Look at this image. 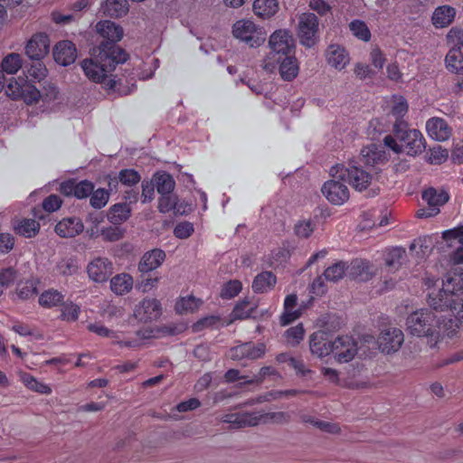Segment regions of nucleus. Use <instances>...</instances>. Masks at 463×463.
<instances>
[{
    "instance_id": "obj_1",
    "label": "nucleus",
    "mask_w": 463,
    "mask_h": 463,
    "mask_svg": "<svg viewBox=\"0 0 463 463\" xmlns=\"http://www.w3.org/2000/svg\"><path fill=\"white\" fill-rule=\"evenodd\" d=\"M435 284L433 279L428 278L425 280L430 289L428 302L435 310L449 312L451 317L442 319V330L447 335H452L463 324V298H460L463 294V270L457 269L448 273L439 290L432 288Z\"/></svg>"
},
{
    "instance_id": "obj_2",
    "label": "nucleus",
    "mask_w": 463,
    "mask_h": 463,
    "mask_svg": "<svg viewBox=\"0 0 463 463\" xmlns=\"http://www.w3.org/2000/svg\"><path fill=\"white\" fill-rule=\"evenodd\" d=\"M127 60L126 52L111 43H101L93 48L90 58L80 62L87 79L94 83H103L118 63Z\"/></svg>"
},
{
    "instance_id": "obj_3",
    "label": "nucleus",
    "mask_w": 463,
    "mask_h": 463,
    "mask_svg": "<svg viewBox=\"0 0 463 463\" xmlns=\"http://www.w3.org/2000/svg\"><path fill=\"white\" fill-rule=\"evenodd\" d=\"M393 134L394 136H385L383 144L396 154L405 153L410 156H416L426 148L422 133L416 128H408L404 121L394 123Z\"/></svg>"
},
{
    "instance_id": "obj_4",
    "label": "nucleus",
    "mask_w": 463,
    "mask_h": 463,
    "mask_svg": "<svg viewBox=\"0 0 463 463\" xmlns=\"http://www.w3.org/2000/svg\"><path fill=\"white\" fill-rule=\"evenodd\" d=\"M406 331L416 337H427L437 342L443 333L441 317L428 308H421L411 313L406 318Z\"/></svg>"
},
{
    "instance_id": "obj_5",
    "label": "nucleus",
    "mask_w": 463,
    "mask_h": 463,
    "mask_svg": "<svg viewBox=\"0 0 463 463\" xmlns=\"http://www.w3.org/2000/svg\"><path fill=\"white\" fill-rule=\"evenodd\" d=\"M269 46L270 52L264 58L261 66L266 71L274 72L283 56L292 54L295 43L288 30L279 29L269 36Z\"/></svg>"
},
{
    "instance_id": "obj_6",
    "label": "nucleus",
    "mask_w": 463,
    "mask_h": 463,
    "mask_svg": "<svg viewBox=\"0 0 463 463\" xmlns=\"http://www.w3.org/2000/svg\"><path fill=\"white\" fill-rule=\"evenodd\" d=\"M330 175L334 178L345 179L356 191L362 192L367 189L377 177L378 172L364 169L362 165H335L331 167Z\"/></svg>"
},
{
    "instance_id": "obj_7",
    "label": "nucleus",
    "mask_w": 463,
    "mask_h": 463,
    "mask_svg": "<svg viewBox=\"0 0 463 463\" xmlns=\"http://www.w3.org/2000/svg\"><path fill=\"white\" fill-rule=\"evenodd\" d=\"M232 33L235 39L251 48H257L263 44L267 37L263 27L249 19H241L235 22Z\"/></svg>"
},
{
    "instance_id": "obj_8",
    "label": "nucleus",
    "mask_w": 463,
    "mask_h": 463,
    "mask_svg": "<svg viewBox=\"0 0 463 463\" xmlns=\"http://www.w3.org/2000/svg\"><path fill=\"white\" fill-rule=\"evenodd\" d=\"M297 35L299 43L307 47H313L319 39V22L316 14L303 13L298 17Z\"/></svg>"
},
{
    "instance_id": "obj_9",
    "label": "nucleus",
    "mask_w": 463,
    "mask_h": 463,
    "mask_svg": "<svg viewBox=\"0 0 463 463\" xmlns=\"http://www.w3.org/2000/svg\"><path fill=\"white\" fill-rule=\"evenodd\" d=\"M5 92L10 98L14 99H21L26 104H33L42 97L37 88L24 77L12 79L6 86Z\"/></svg>"
},
{
    "instance_id": "obj_10",
    "label": "nucleus",
    "mask_w": 463,
    "mask_h": 463,
    "mask_svg": "<svg viewBox=\"0 0 463 463\" xmlns=\"http://www.w3.org/2000/svg\"><path fill=\"white\" fill-rule=\"evenodd\" d=\"M404 342L403 332L397 327L388 326L382 329L377 345L379 350L385 354L398 352Z\"/></svg>"
},
{
    "instance_id": "obj_11",
    "label": "nucleus",
    "mask_w": 463,
    "mask_h": 463,
    "mask_svg": "<svg viewBox=\"0 0 463 463\" xmlns=\"http://www.w3.org/2000/svg\"><path fill=\"white\" fill-rule=\"evenodd\" d=\"M422 199L428 204L425 209L417 212L419 218H428L437 215L439 213V206L449 201V194L443 190H436L430 187L422 193Z\"/></svg>"
},
{
    "instance_id": "obj_12",
    "label": "nucleus",
    "mask_w": 463,
    "mask_h": 463,
    "mask_svg": "<svg viewBox=\"0 0 463 463\" xmlns=\"http://www.w3.org/2000/svg\"><path fill=\"white\" fill-rule=\"evenodd\" d=\"M388 160V155L383 147L371 144L361 149L358 164L379 173V167L387 163Z\"/></svg>"
},
{
    "instance_id": "obj_13",
    "label": "nucleus",
    "mask_w": 463,
    "mask_h": 463,
    "mask_svg": "<svg viewBox=\"0 0 463 463\" xmlns=\"http://www.w3.org/2000/svg\"><path fill=\"white\" fill-rule=\"evenodd\" d=\"M50 44L51 41L47 33H36L26 42L24 52L30 60L41 61L48 55Z\"/></svg>"
},
{
    "instance_id": "obj_14",
    "label": "nucleus",
    "mask_w": 463,
    "mask_h": 463,
    "mask_svg": "<svg viewBox=\"0 0 463 463\" xmlns=\"http://www.w3.org/2000/svg\"><path fill=\"white\" fill-rule=\"evenodd\" d=\"M357 343L353 337L342 335L333 341V354L338 363H348L357 354Z\"/></svg>"
},
{
    "instance_id": "obj_15",
    "label": "nucleus",
    "mask_w": 463,
    "mask_h": 463,
    "mask_svg": "<svg viewBox=\"0 0 463 463\" xmlns=\"http://www.w3.org/2000/svg\"><path fill=\"white\" fill-rule=\"evenodd\" d=\"M341 178H334L326 181L322 186V194L331 203L342 205L349 199L348 187L340 182Z\"/></svg>"
},
{
    "instance_id": "obj_16",
    "label": "nucleus",
    "mask_w": 463,
    "mask_h": 463,
    "mask_svg": "<svg viewBox=\"0 0 463 463\" xmlns=\"http://www.w3.org/2000/svg\"><path fill=\"white\" fill-rule=\"evenodd\" d=\"M161 316V304L156 298H146L133 309V317L139 322L147 323Z\"/></svg>"
},
{
    "instance_id": "obj_17",
    "label": "nucleus",
    "mask_w": 463,
    "mask_h": 463,
    "mask_svg": "<svg viewBox=\"0 0 463 463\" xmlns=\"http://www.w3.org/2000/svg\"><path fill=\"white\" fill-rule=\"evenodd\" d=\"M442 238L448 248L452 250L451 260L454 263L463 262V226H458L442 232Z\"/></svg>"
},
{
    "instance_id": "obj_18",
    "label": "nucleus",
    "mask_w": 463,
    "mask_h": 463,
    "mask_svg": "<svg viewBox=\"0 0 463 463\" xmlns=\"http://www.w3.org/2000/svg\"><path fill=\"white\" fill-rule=\"evenodd\" d=\"M87 273L90 279L96 283L106 282L113 273V264L107 258L97 257L88 264Z\"/></svg>"
},
{
    "instance_id": "obj_19",
    "label": "nucleus",
    "mask_w": 463,
    "mask_h": 463,
    "mask_svg": "<svg viewBox=\"0 0 463 463\" xmlns=\"http://www.w3.org/2000/svg\"><path fill=\"white\" fill-rule=\"evenodd\" d=\"M158 211L162 213L173 211L175 214L184 215L192 211V205L184 201H179L177 195L171 193L160 195Z\"/></svg>"
},
{
    "instance_id": "obj_20",
    "label": "nucleus",
    "mask_w": 463,
    "mask_h": 463,
    "mask_svg": "<svg viewBox=\"0 0 463 463\" xmlns=\"http://www.w3.org/2000/svg\"><path fill=\"white\" fill-rule=\"evenodd\" d=\"M309 350L313 355L324 358L333 353V341L325 331L315 332L309 337Z\"/></svg>"
},
{
    "instance_id": "obj_21",
    "label": "nucleus",
    "mask_w": 463,
    "mask_h": 463,
    "mask_svg": "<svg viewBox=\"0 0 463 463\" xmlns=\"http://www.w3.org/2000/svg\"><path fill=\"white\" fill-rule=\"evenodd\" d=\"M350 54L342 45L330 44L326 51V61L327 64L336 71L345 70L350 63Z\"/></svg>"
},
{
    "instance_id": "obj_22",
    "label": "nucleus",
    "mask_w": 463,
    "mask_h": 463,
    "mask_svg": "<svg viewBox=\"0 0 463 463\" xmlns=\"http://www.w3.org/2000/svg\"><path fill=\"white\" fill-rule=\"evenodd\" d=\"M159 333V328L148 326L137 331L133 337L116 340V345L120 348H139L144 345L147 340L158 337Z\"/></svg>"
},
{
    "instance_id": "obj_23",
    "label": "nucleus",
    "mask_w": 463,
    "mask_h": 463,
    "mask_svg": "<svg viewBox=\"0 0 463 463\" xmlns=\"http://www.w3.org/2000/svg\"><path fill=\"white\" fill-rule=\"evenodd\" d=\"M428 136L438 142H444L449 139L452 135V128L442 118L433 117L426 122Z\"/></svg>"
},
{
    "instance_id": "obj_24",
    "label": "nucleus",
    "mask_w": 463,
    "mask_h": 463,
    "mask_svg": "<svg viewBox=\"0 0 463 463\" xmlns=\"http://www.w3.org/2000/svg\"><path fill=\"white\" fill-rule=\"evenodd\" d=\"M54 61L61 66H69L77 58V49L74 43L68 40L58 42L53 47Z\"/></svg>"
},
{
    "instance_id": "obj_25",
    "label": "nucleus",
    "mask_w": 463,
    "mask_h": 463,
    "mask_svg": "<svg viewBox=\"0 0 463 463\" xmlns=\"http://www.w3.org/2000/svg\"><path fill=\"white\" fill-rule=\"evenodd\" d=\"M94 185L91 182L84 180L79 183L74 181H66L61 184L60 191L61 194L69 196L74 195L78 199L87 198L93 192Z\"/></svg>"
},
{
    "instance_id": "obj_26",
    "label": "nucleus",
    "mask_w": 463,
    "mask_h": 463,
    "mask_svg": "<svg viewBox=\"0 0 463 463\" xmlns=\"http://www.w3.org/2000/svg\"><path fill=\"white\" fill-rule=\"evenodd\" d=\"M303 307H298V297L296 294H289L284 299L283 313L280 317V324L287 326L297 320L302 315Z\"/></svg>"
},
{
    "instance_id": "obj_27",
    "label": "nucleus",
    "mask_w": 463,
    "mask_h": 463,
    "mask_svg": "<svg viewBox=\"0 0 463 463\" xmlns=\"http://www.w3.org/2000/svg\"><path fill=\"white\" fill-rule=\"evenodd\" d=\"M97 32L106 38L108 42L104 43H111L117 46L115 43L119 42L124 34L123 28L116 23L109 20L100 21L96 24Z\"/></svg>"
},
{
    "instance_id": "obj_28",
    "label": "nucleus",
    "mask_w": 463,
    "mask_h": 463,
    "mask_svg": "<svg viewBox=\"0 0 463 463\" xmlns=\"http://www.w3.org/2000/svg\"><path fill=\"white\" fill-rule=\"evenodd\" d=\"M256 412L230 413L222 417V422L228 423L234 429L254 427L258 425Z\"/></svg>"
},
{
    "instance_id": "obj_29",
    "label": "nucleus",
    "mask_w": 463,
    "mask_h": 463,
    "mask_svg": "<svg viewBox=\"0 0 463 463\" xmlns=\"http://www.w3.org/2000/svg\"><path fill=\"white\" fill-rule=\"evenodd\" d=\"M84 229L80 219L76 217L64 218L55 226L56 233L63 238H71L80 234Z\"/></svg>"
},
{
    "instance_id": "obj_30",
    "label": "nucleus",
    "mask_w": 463,
    "mask_h": 463,
    "mask_svg": "<svg viewBox=\"0 0 463 463\" xmlns=\"http://www.w3.org/2000/svg\"><path fill=\"white\" fill-rule=\"evenodd\" d=\"M165 260V251L160 249H154L143 255L138 264V269L143 273L155 270L162 265Z\"/></svg>"
},
{
    "instance_id": "obj_31",
    "label": "nucleus",
    "mask_w": 463,
    "mask_h": 463,
    "mask_svg": "<svg viewBox=\"0 0 463 463\" xmlns=\"http://www.w3.org/2000/svg\"><path fill=\"white\" fill-rule=\"evenodd\" d=\"M22 65L23 59L18 53H9L3 59L0 63V91L5 86V79L4 73L15 74L22 68Z\"/></svg>"
},
{
    "instance_id": "obj_32",
    "label": "nucleus",
    "mask_w": 463,
    "mask_h": 463,
    "mask_svg": "<svg viewBox=\"0 0 463 463\" xmlns=\"http://www.w3.org/2000/svg\"><path fill=\"white\" fill-rule=\"evenodd\" d=\"M445 64L449 71L458 75L459 85L463 87V50L449 49Z\"/></svg>"
},
{
    "instance_id": "obj_33",
    "label": "nucleus",
    "mask_w": 463,
    "mask_h": 463,
    "mask_svg": "<svg viewBox=\"0 0 463 463\" xmlns=\"http://www.w3.org/2000/svg\"><path fill=\"white\" fill-rule=\"evenodd\" d=\"M14 232L25 238L35 237L40 231V223L33 219L15 218L12 221Z\"/></svg>"
},
{
    "instance_id": "obj_34",
    "label": "nucleus",
    "mask_w": 463,
    "mask_h": 463,
    "mask_svg": "<svg viewBox=\"0 0 463 463\" xmlns=\"http://www.w3.org/2000/svg\"><path fill=\"white\" fill-rule=\"evenodd\" d=\"M277 69H279L280 77L288 81L294 80L299 71L298 61L293 54L283 56Z\"/></svg>"
},
{
    "instance_id": "obj_35",
    "label": "nucleus",
    "mask_w": 463,
    "mask_h": 463,
    "mask_svg": "<svg viewBox=\"0 0 463 463\" xmlns=\"http://www.w3.org/2000/svg\"><path fill=\"white\" fill-rule=\"evenodd\" d=\"M456 15V10L449 5L437 7L432 14V23L436 28H444L451 24Z\"/></svg>"
},
{
    "instance_id": "obj_36",
    "label": "nucleus",
    "mask_w": 463,
    "mask_h": 463,
    "mask_svg": "<svg viewBox=\"0 0 463 463\" xmlns=\"http://www.w3.org/2000/svg\"><path fill=\"white\" fill-rule=\"evenodd\" d=\"M134 279L131 275L120 273L110 279V289L114 294L123 296L132 289Z\"/></svg>"
},
{
    "instance_id": "obj_37",
    "label": "nucleus",
    "mask_w": 463,
    "mask_h": 463,
    "mask_svg": "<svg viewBox=\"0 0 463 463\" xmlns=\"http://www.w3.org/2000/svg\"><path fill=\"white\" fill-rule=\"evenodd\" d=\"M127 0H106L102 5L104 14L110 17H122L128 12Z\"/></svg>"
},
{
    "instance_id": "obj_38",
    "label": "nucleus",
    "mask_w": 463,
    "mask_h": 463,
    "mask_svg": "<svg viewBox=\"0 0 463 463\" xmlns=\"http://www.w3.org/2000/svg\"><path fill=\"white\" fill-rule=\"evenodd\" d=\"M277 282L275 275L270 271L258 274L252 283V288L256 293H264L272 289Z\"/></svg>"
},
{
    "instance_id": "obj_39",
    "label": "nucleus",
    "mask_w": 463,
    "mask_h": 463,
    "mask_svg": "<svg viewBox=\"0 0 463 463\" xmlns=\"http://www.w3.org/2000/svg\"><path fill=\"white\" fill-rule=\"evenodd\" d=\"M279 10L277 0H255L253 3L254 14L263 19L273 16Z\"/></svg>"
},
{
    "instance_id": "obj_40",
    "label": "nucleus",
    "mask_w": 463,
    "mask_h": 463,
    "mask_svg": "<svg viewBox=\"0 0 463 463\" xmlns=\"http://www.w3.org/2000/svg\"><path fill=\"white\" fill-rule=\"evenodd\" d=\"M64 299L61 292L54 288L44 290L38 299L39 305L43 308H52L60 306Z\"/></svg>"
},
{
    "instance_id": "obj_41",
    "label": "nucleus",
    "mask_w": 463,
    "mask_h": 463,
    "mask_svg": "<svg viewBox=\"0 0 463 463\" xmlns=\"http://www.w3.org/2000/svg\"><path fill=\"white\" fill-rule=\"evenodd\" d=\"M20 380L29 390L33 392H39L41 394L52 393V388L48 384L38 381L35 377L27 373H21Z\"/></svg>"
},
{
    "instance_id": "obj_42",
    "label": "nucleus",
    "mask_w": 463,
    "mask_h": 463,
    "mask_svg": "<svg viewBox=\"0 0 463 463\" xmlns=\"http://www.w3.org/2000/svg\"><path fill=\"white\" fill-rule=\"evenodd\" d=\"M60 319L68 323L78 320L80 314V307L72 301H62L60 305Z\"/></svg>"
},
{
    "instance_id": "obj_43",
    "label": "nucleus",
    "mask_w": 463,
    "mask_h": 463,
    "mask_svg": "<svg viewBox=\"0 0 463 463\" xmlns=\"http://www.w3.org/2000/svg\"><path fill=\"white\" fill-rule=\"evenodd\" d=\"M202 300L192 295L180 298L175 303V310L179 314H187L196 311L202 305Z\"/></svg>"
},
{
    "instance_id": "obj_44",
    "label": "nucleus",
    "mask_w": 463,
    "mask_h": 463,
    "mask_svg": "<svg viewBox=\"0 0 463 463\" xmlns=\"http://www.w3.org/2000/svg\"><path fill=\"white\" fill-rule=\"evenodd\" d=\"M155 186L160 195L171 194L175 183L173 177L166 173H157L154 175Z\"/></svg>"
},
{
    "instance_id": "obj_45",
    "label": "nucleus",
    "mask_w": 463,
    "mask_h": 463,
    "mask_svg": "<svg viewBox=\"0 0 463 463\" xmlns=\"http://www.w3.org/2000/svg\"><path fill=\"white\" fill-rule=\"evenodd\" d=\"M348 27L351 33L356 39L364 43H368L371 40V31L365 22L354 19L349 23Z\"/></svg>"
},
{
    "instance_id": "obj_46",
    "label": "nucleus",
    "mask_w": 463,
    "mask_h": 463,
    "mask_svg": "<svg viewBox=\"0 0 463 463\" xmlns=\"http://www.w3.org/2000/svg\"><path fill=\"white\" fill-rule=\"evenodd\" d=\"M369 263L364 260H355L351 263L350 275L359 280H367L371 277Z\"/></svg>"
},
{
    "instance_id": "obj_47",
    "label": "nucleus",
    "mask_w": 463,
    "mask_h": 463,
    "mask_svg": "<svg viewBox=\"0 0 463 463\" xmlns=\"http://www.w3.org/2000/svg\"><path fill=\"white\" fill-rule=\"evenodd\" d=\"M257 306L253 302L243 300L238 303L232 310V317L233 319H245L254 317V311Z\"/></svg>"
},
{
    "instance_id": "obj_48",
    "label": "nucleus",
    "mask_w": 463,
    "mask_h": 463,
    "mask_svg": "<svg viewBox=\"0 0 463 463\" xmlns=\"http://www.w3.org/2000/svg\"><path fill=\"white\" fill-rule=\"evenodd\" d=\"M406 251L402 247H395L389 250L385 256V264L391 269H397L405 258Z\"/></svg>"
},
{
    "instance_id": "obj_49",
    "label": "nucleus",
    "mask_w": 463,
    "mask_h": 463,
    "mask_svg": "<svg viewBox=\"0 0 463 463\" xmlns=\"http://www.w3.org/2000/svg\"><path fill=\"white\" fill-rule=\"evenodd\" d=\"M256 417L258 419L259 424H266V423H283L287 422L289 419L288 413L283 411H276V412H256Z\"/></svg>"
},
{
    "instance_id": "obj_50",
    "label": "nucleus",
    "mask_w": 463,
    "mask_h": 463,
    "mask_svg": "<svg viewBox=\"0 0 463 463\" xmlns=\"http://www.w3.org/2000/svg\"><path fill=\"white\" fill-rule=\"evenodd\" d=\"M130 207L127 203H117L110 208L109 219L114 223H119L128 219Z\"/></svg>"
},
{
    "instance_id": "obj_51",
    "label": "nucleus",
    "mask_w": 463,
    "mask_h": 463,
    "mask_svg": "<svg viewBox=\"0 0 463 463\" xmlns=\"http://www.w3.org/2000/svg\"><path fill=\"white\" fill-rule=\"evenodd\" d=\"M449 158V152L440 146H435L429 149L426 161L431 165H441Z\"/></svg>"
},
{
    "instance_id": "obj_52",
    "label": "nucleus",
    "mask_w": 463,
    "mask_h": 463,
    "mask_svg": "<svg viewBox=\"0 0 463 463\" xmlns=\"http://www.w3.org/2000/svg\"><path fill=\"white\" fill-rule=\"evenodd\" d=\"M408 103L402 96H393L392 103V115L396 118V122H401L402 118L408 112Z\"/></svg>"
},
{
    "instance_id": "obj_53",
    "label": "nucleus",
    "mask_w": 463,
    "mask_h": 463,
    "mask_svg": "<svg viewBox=\"0 0 463 463\" xmlns=\"http://www.w3.org/2000/svg\"><path fill=\"white\" fill-rule=\"evenodd\" d=\"M16 270L12 267L0 269V296L16 280Z\"/></svg>"
},
{
    "instance_id": "obj_54",
    "label": "nucleus",
    "mask_w": 463,
    "mask_h": 463,
    "mask_svg": "<svg viewBox=\"0 0 463 463\" xmlns=\"http://www.w3.org/2000/svg\"><path fill=\"white\" fill-rule=\"evenodd\" d=\"M346 269L347 267L345 263L339 261L328 267L325 270L323 276L326 280L335 282L341 279L344 277Z\"/></svg>"
},
{
    "instance_id": "obj_55",
    "label": "nucleus",
    "mask_w": 463,
    "mask_h": 463,
    "mask_svg": "<svg viewBox=\"0 0 463 463\" xmlns=\"http://www.w3.org/2000/svg\"><path fill=\"white\" fill-rule=\"evenodd\" d=\"M88 330L103 337H109L113 339V343L116 345V340H122L118 332L109 330L108 327L100 323H91L88 325Z\"/></svg>"
},
{
    "instance_id": "obj_56",
    "label": "nucleus",
    "mask_w": 463,
    "mask_h": 463,
    "mask_svg": "<svg viewBox=\"0 0 463 463\" xmlns=\"http://www.w3.org/2000/svg\"><path fill=\"white\" fill-rule=\"evenodd\" d=\"M285 338L288 345H297L304 338L305 329L302 324H298L296 326L288 328L285 332Z\"/></svg>"
},
{
    "instance_id": "obj_57",
    "label": "nucleus",
    "mask_w": 463,
    "mask_h": 463,
    "mask_svg": "<svg viewBox=\"0 0 463 463\" xmlns=\"http://www.w3.org/2000/svg\"><path fill=\"white\" fill-rule=\"evenodd\" d=\"M316 223L312 220H300L295 224V233L299 238H308L314 232Z\"/></svg>"
},
{
    "instance_id": "obj_58",
    "label": "nucleus",
    "mask_w": 463,
    "mask_h": 463,
    "mask_svg": "<svg viewBox=\"0 0 463 463\" xmlns=\"http://www.w3.org/2000/svg\"><path fill=\"white\" fill-rule=\"evenodd\" d=\"M90 196V205L96 209H101L104 207L109 199V194L107 190L99 188L97 190H93Z\"/></svg>"
},
{
    "instance_id": "obj_59",
    "label": "nucleus",
    "mask_w": 463,
    "mask_h": 463,
    "mask_svg": "<svg viewBox=\"0 0 463 463\" xmlns=\"http://www.w3.org/2000/svg\"><path fill=\"white\" fill-rule=\"evenodd\" d=\"M104 221L102 213H90L86 219V222L90 225L87 232L90 237H98L99 234V225Z\"/></svg>"
},
{
    "instance_id": "obj_60",
    "label": "nucleus",
    "mask_w": 463,
    "mask_h": 463,
    "mask_svg": "<svg viewBox=\"0 0 463 463\" xmlns=\"http://www.w3.org/2000/svg\"><path fill=\"white\" fill-rule=\"evenodd\" d=\"M11 329L21 336H32L34 339H38V340H41L43 338V335L40 332H38L33 327H32L26 324L14 323L11 326Z\"/></svg>"
},
{
    "instance_id": "obj_61",
    "label": "nucleus",
    "mask_w": 463,
    "mask_h": 463,
    "mask_svg": "<svg viewBox=\"0 0 463 463\" xmlns=\"http://www.w3.org/2000/svg\"><path fill=\"white\" fill-rule=\"evenodd\" d=\"M56 270L63 276L72 275L77 272V261L73 258L62 259L56 266Z\"/></svg>"
},
{
    "instance_id": "obj_62",
    "label": "nucleus",
    "mask_w": 463,
    "mask_h": 463,
    "mask_svg": "<svg viewBox=\"0 0 463 463\" xmlns=\"http://www.w3.org/2000/svg\"><path fill=\"white\" fill-rule=\"evenodd\" d=\"M118 181L126 186H133L140 181L139 174L134 169H123L118 173Z\"/></svg>"
},
{
    "instance_id": "obj_63",
    "label": "nucleus",
    "mask_w": 463,
    "mask_h": 463,
    "mask_svg": "<svg viewBox=\"0 0 463 463\" xmlns=\"http://www.w3.org/2000/svg\"><path fill=\"white\" fill-rule=\"evenodd\" d=\"M37 294L36 283L33 280L25 281L19 284L17 288V295L22 299H30Z\"/></svg>"
},
{
    "instance_id": "obj_64",
    "label": "nucleus",
    "mask_w": 463,
    "mask_h": 463,
    "mask_svg": "<svg viewBox=\"0 0 463 463\" xmlns=\"http://www.w3.org/2000/svg\"><path fill=\"white\" fill-rule=\"evenodd\" d=\"M447 40L450 49L463 50V29L451 28L447 34Z\"/></svg>"
}]
</instances>
